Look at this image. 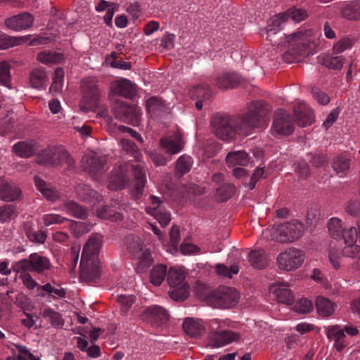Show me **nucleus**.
<instances>
[{
	"label": "nucleus",
	"instance_id": "1",
	"mask_svg": "<svg viewBox=\"0 0 360 360\" xmlns=\"http://www.w3.org/2000/svg\"><path fill=\"white\" fill-rule=\"evenodd\" d=\"M271 105L263 100L251 102L246 112L238 115L217 112L210 121L212 132L222 141L235 139L236 134L248 136L252 130L263 128L269 122Z\"/></svg>",
	"mask_w": 360,
	"mask_h": 360
},
{
	"label": "nucleus",
	"instance_id": "2",
	"mask_svg": "<svg viewBox=\"0 0 360 360\" xmlns=\"http://www.w3.org/2000/svg\"><path fill=\"white\" fill-rule=\"evenodd\" d=\"M281 20L277 15L272 18V25H268L267 28V39L270 41H274V45H276L277 48H282L285 45V43H290L291 48L283 54V60L285 63H298L302 58L309 56L311 53L314 47L316 44L314 41L307 37L301 32L293 33L289 36L280 32L279 27L281 25Z\"/></svg>",
	"mask_w": 360,
	"mask_h": 360
},
{
	"label": "nucleus",
	"instance_id": "3",
	"mask_svg": "<svg viewBox=\"0 0 360 360\" xmlns=\"http://www.w3.org/2000/svg\"><path fill=\"white\" fill-rule=\"evenodd\" d=\"M98 242L96 238H90L84 245L81 262L79 278L84 282H95L101 275L98 259Z\"/></svg>",
	"mask_w": 360,
	"mask_h": 360
},
{
	"label": "nucleus",
	"instance_id": "4",
	"mask_svg": "<svg viewBox=\"0 0 360 360\" xmlns=\"http://www.w3.org/2000/svg\"><path fill=\"white\" fill-rule=\"evenodd\" d=\"M36 162L41 165L65 166L68 169L75 165L69 153L57 146L48 147L40 152L36 158Z\"/></svg>",
	"mask_w": 360,
	"mask_h": 360
},
{
	"label": "nucleus",
	"instance_id": "5",
	"mask_svg": "<svg viewBox=\"0 0 360 360\" xmlns=\"http://www.w3.org/2000/svg\"><path fill=\"white\" fill-rule=\"evenodd\" d=\"M238 291L231 287L220 285L212 290V295L208 299V305L218 309H231L239 302Z\"/></svg>",
	"mask_w": 360,
	"mask_h": 360
},
{
	"label": "nucleus",
	"instance_id": "6",
	"mask_svg": "<svg viewBox=\"0 0 360 360\" xmlns=\"http://www.w3.org/2000/svg\"><path fill=\"white\" fill-rule=\"evenodd\" d=\"M115 117L120 121L133 126L140 124L138 108L122 100H117L113 108Z\"/></svg>",
	"mask_w": 360,
	"mask_h": 360
},
{
	"label": "nucleus",
	"instance_id": "7",
	"mask_svg": "<svg viewBox=\"0 0 360 360\" xmlns=\"http://www.w3.org/2000/svg\"><path fill=\"white\" fill-rule=\"evenodd\" d=\"M304 259L302 251L290 248L279 254L277 261L280 269L285 271H292L298 269Z\"/></svg>",
	"mask_w": 360,
	"mask_h": 360
},
{
	"label": "nucleus",
	"instance_id": "8",
	"mask_svg": "<svg viewBox=\"0 0 360 360\" xmlns=\"http://www.w3.org/2000/svg\"><path fill=\"white\" fill-rule=\"evenodd\" d=\"M277 240L280 243H291L300 238L304 231V226L298 221H290L281 224L278 228Z\"/></svg>",
	"mask_w": 360,
	"mask_h": 360
},
{
	"label": "nucleus",
	"instance_id": "9",
	"mask_svg": "<svg viewBox=\"0 0 360 360\" xmlns=\"http://www.w3.org/2000/svg\"><path fill=\"white\" fill-rule=\"evenodd\" d=\"M272 129L281 135H290L294 131L293 123L290 114L283 109L275 111Z\"/></svg>",
	"mask_w": 360,
	"mask_h": 360
},
{
	"label": "nucleus",
	"instance_id": "10",
	"mask_svg": "<svg viewBox=\"0 0 360 360\" xmlns=\"http://www.w3.org/2000/svg\"><path fill=\"white\" fill-rule=\"evenodd\" d=\"M99 105L100 93L98 86L96 84L89 85L79 103V108L82 111L87 112L94 111L96 108H99Z\"/></svg>",
	"mask_w": 360,
	"mask_h": 360
},
{
	"label": "nucleus",
	"instance_id": "11",
	"mask_svg": "<svg viewBox=\"0 0 360 360\" xmlns=\"http://www.w3.org/2000/svg\"><path fill=\"white\" fill-rule=\"evenodd\" d=\"M141 318L143 321L160 325L169 319V314L163 307L155 305L145 309L141 314Z\"/></svg>",
	"mask_w": 360,
	"mask_h": 360
},
{
	"label": "nucleus",
	"instance_id": "12",
	"mask_svg": "<svg viewBox=\"0 0 360 360\" xmlns=\"http://www.w3.org/2000/svg\"><path fill=\"white\" fill-rule=\"evenodd\" d=\"M210 345L213 347H220L233 341H238L240 338V334L231 330H221L212 332L209 335Z\"/></svg>",
	"mask_w": 360,
	"mask_h": 360
},
{
	"label": "nucleus",
	"instance_id": "13",
	"mask_svg": "<svg viewBox=\"0 0 360 360\" xmlns=\"http://www.w3.org/2000/svg\"><path fill=\"white\" fill-rule=\"evenodd\" d=\"M34 16L27 12L21 13L17 15L7 18L5 25L14 30H21L32 27Z\"/></svg>",
	"mask_w": 360,
	"mask_h": 360
},
{
	"label": "nucleus",
	"instance_id": "14",
	"mask_svg": "<svg viewBox=\"0 0 360 360\" xmlns=\"http://www.w3.org/2000/svg\"><path fill=\"white\" fill-rule=\"evenodd\" d=\"M82 167L84 171L94 176L103 172L105 160L96 155H86L82 158Z\"/></svg>",
	"mask_w": 360,
	"mask_h": 360
},
{
	"label": "nucleus",
	"instance_id": "15",
	"mask_svg": "<svg viewBox=\"0 0 360 360\" xmlns=\"http://www.w3.org/2000/svg\"><path fill=\"white\" fill-rule=\"evenodd\" d=\"M160 144L166 150V153L170 155L179 153L184 146L183 138L179 133H176L169 137L162 138Z\"/></svg>",
	"mask_w": 360,
	"mask_h": 360
},
{
	"label": "nucleus",
	"instance_id": "16",
	"mask_svg": "<svg viewBox=\"0 0 360 360\" xmlns=\"http://www.w3.org/2000/svg\"><path fill=\"white\" fill-rule=\"evenodd\" d=\"M294 116L298 126L304 127L314 122V115L312 110L304 104H297L294 107Z\"/></svg>",
	"mask_w": 360,
	"mask_h": 360
},
{
	"label": "nucleus",
	"instance_id": "17",
	"mask_svg": "<svg viewBox=\"0 0 360 360\" xmlns=\"http://www.w3.org/2000/svg\"><path fill=\"white\" fill-rule=\"evenodd\" d=\"M131 170L134 176V187L131 193L136 199H139L143 194L146 184L145 173L142 167L139 165H132Z\"/></svg>",
	"mask_w": 360,
	"mask_h": 360
},
{
	"label": "nucleus",
	"instance_id": "18",
	"mask_svg": "<svg viewBox=\"0 0 360 360\" xmlns=\"http://www.w3.org/2000/svg\"><path fill=\"white\" fill-rule=\"evenodd\" d=\"M277 285H272L271 290L278 302L290 305L295 300L292 291L288 288V285L284 283H278Z\"/></svg>",
	"mask_w": 360,
	"mask_h": 360
},
{
	"label": "nucleus",
	"instance_id": "19",
	"mask_svg": "<svg viewBox=\"0 0 360 360\" xmlns=\"http://www.w3.org/2000/svg\"><path fill=\"white\" fill-rule=\"evenodd\" d=\"M19 188L11 185L4 178H0V199L6 202L15 200L20 195Z\"/></svg>",
	"mask_w": 360,
	"mask_h": 360
},
{
	"label": "nucleus",
	"instance_id": "20",
	"mask_svg": "<svg viewBox=\"0 0 360 360\" xmlns=\"http://www.w3.org/2000/svg\"><path fill=\"white\" fill-rule=\"evenodd\" d=\"M183 328L188 335L194 338H200L205 332L204 326L192 318L185 319Z\"/></svg>",
	"mask_w": 360,
	"mask_h": 360
},
{
	"label": "nucleus",
	"instance_id": "21",
	"mask_svg": "<svg viewBox=\"0 0 360 360\" xmlns=\"http://www.w3.org/2000/svg\"><path fill=\"white\" fill-rule=\"evenodd\" d=\"M342 18L349 20H360V1H352L341 9Z\"/></svg>",
	"mask_w": 360,
	"mask_h": 360
},
{
	"label": "nucleus",
	"instance_id": "22",
	"mask_svg": "<svg viewBox=\"0 0 360 360\" xmlns=\"http://www.w3.org/2000/svg\"><path fill=\"white\" fill-rule=\"evenodd\" d=\"M249 262L255 269H262L268 266L269 259L263 250H251L249 252Z\"/></svg>",
	"mask_w": 360,
	"mask_h": 360
},
{
	"label": "nucleus",
	"instance_id": "23",
	"mask_svg": "<svg viewBox=\"0 0 360 360\" xmlns=\"http://www.w3.org/2000/svg\"><path fill=\"white\" fill-rule=\"evenodd\" d=\"M115 91L120 96L132 99L136 96V86L129 80L122 79L118 82Z\"/></svg>",
	"mask_w": 360,
	"mask_h": 360
},
{
	"label": "nucleus",
	"instance_id": "24",
	"mask_svg": "<svg viewBox=\"0 0 360 360\" xmlns=\"http://www.w3.org/2000/svg\"><path fill=\"white\" fill-rule=\"evenodd\" d=\"M97 217L102 219H108L112 222L122 221L124 216L122 213L115 212L110 205H104L96 210Z\"/></svg>",
	"mask_w": 360,
	"mask_h": 360
},
{
	"label": "nucleus",
	"instance_id": "25",
	"mask_svg": "<svg viewBox=\"0 0 360 360\" xmlns=\"http://www.w3.org/2000/svg\"><path fill=\"white\" fill-rule=\"evenodd\" d=\"M236 192V187L233 184H223L216 189L215 198L218 202L229 200Z\"/></svg>",
	"mask_w": 360,
	"mask_h": 360
},
{
	"label": "nucleus",
	"instance_id": "26",
	"mask_svg": "<svg viewBox=\"0 0 360 360\" xmlns=\"http://www.w3.org/2000/svg\"><path fill=\"white\" fill-rule=\"evenodd\" d=\"M336 304L332 302L329 299L323 297H318L316 300V307L319 315L329 316L335 311L334 307Z\"/></svg>",
	"mask_w": 360,
	"mask_h": 360
},
{
	"label": "nucleus",
	"instance_id": "27",
	"mask_svg": "<svg viewBox=\"0 0 360 360\" xmlns=\"http://www.w3.org/2000/svg\"><path fill=\"white\" fill-rule=\"evenodd\" d=\"M239 84V78L236 74L226 73L218 77L216 85L219 89H226L228 88H235Z\"/></svg>",
	"mask_w": 360,
	"mask_h": 360
},
{
	"label": "nucleus",
	"instance_id": "28",
	"mask_svg": "<svg viewBox=\"0 0 360 360\" xmlns=\"http://www.w3.org/2000/svg\"><path fill=\"white\" fill-rule=\"evenodd\" d=\"M226 160L229 167L236 165L245 166L249 162L248 154L244 150L231 151L228 153Z\"/></svg>",
	"mask_w": 360,
	"mask_h": 360
},
{
	"label": "nucleus",
	"instance_id": "29",
	"mask_svg": "<svg viewBox=\"0 0 360 360\" xmlns=\"http://www.w3.org/2000/svg\"><path fill=\"white\" fill-rule=\"evenodd\" d=\"M192 99H201L208 101L212 96V94L208 85L200 84L194 86L189 91Z\"/></svg>",
	"mask_w": 360,
	"mask_h": 360
},
{
	"label": "nucleus",
	"instance_id": "30",
	"mask_svg": "<svg viewBox=\"0 0 360 360\" xmlns=\"http://www.w3.org/2000/svg\"><path fill=\"white\" fill-rule=\"evenodd\" d=\"M30 259L32 260V270L39 274L51 268L49 260L46 257L41 256L37 253L31 254Z\"/></svg>",
	"mask_w": 360,
	"mask_h": 360
},
{
	"label": "nucleus",
	"instance_id": "31",
	"mask_svg": "<svg viewBox=\"0 0 360 360\" xmlns=\"http://www.w3.org/2000/svg\"><path fill=\"white\" fill-rule=\"evenodd\" d=\"M65 207L70 213L78 219H86L89 216L88 208L75 201L66 202Z\"/></svg>",
	"mask_w": 360,
	"mask_h": 360
},
{
	"label": "nucleus",
	"instance_id": "32",
	"mask_svg": "<svg viewBox=\"0 0 360 360\" xmlns=\"http://www.w3.org/2000/svg\"><path fill=\"white\" fill-rule=\"evenodd\" d=\"M185 277L183 270L170 267L167 272V281L170 287L176 288L182 283Z\"/></svg>",
	"mask_w": 360,
	"mask_h": 360
},
{
	"label": "nucleus",
	"instance_id": "33",
	"mask_svg": "<svg viewBox=\"0 0 360 360\" xmlns=\"http://www.w3.org/2000/svg\"><path fill=\"white\" fill-rule=\"evenodd\" d=\"M191 163V158L189 156L184 155L179 157L176 163L175 176L177 179H181L184 174L188 172Z\"/></svg>",
	"mask_w": 360,
	"mask_h": 360
},
{
	"label": "nucleus",
	"instance_id": "34",
	"mask_svg": "<svg viewBox=\"0 0 360 360\" xmlns=\"http://www.w3.org/2000/svg\"><path fill=\"white\" fill-rule=\"evenodd\" d=\"M167 273V266L158 264L153 267L150 272V282L156 286L160 285L165 280Z\"/></svg>",
	"mask_w": 360,
	"mask_h": 360
},
{
	"label": "nucleus",
	"instance_id": "35",
	"mask_svg": "<svg viewBox=\"0 0 360 360\" xmlns=\"http://www.w3.org/2000/svg\"><path fill=\"white\" fill-rule=\"evenodd\" d=\"M193 288L195 295L208 304V299L212 295V290H210V286L200 281H196Z\"/></svg>",
	"mask_w": 360,
	"mask_h": 360
},
{
	"label": "nucleus",
	"instance_id": "36",
	"mask_svg": "<svg viewBox=\"0 0 360 360\" xmlns=\"http://www.w3.org/2000/svg\"><path fill=\"white\" fill-rule=\"evenodd\" d=\"M64 59V55L58 52L44 51L37 55V60L45 64L60 63Z\"/></svg>",
	"mask_w": 360,
	"mask_h": 360
},
{
	"label": "nucleus",
	"instance_id": "37",
	"mask_svg": "<svg viewBox=\"0 0 360 360\" xmlns=\"http://www.w3.org/2000/svg\"><path fill=\"white\" fill-rule=\"evenodd\" d=\"M345 58L343 56H326L320 58V63L326 68L333 70L342 69L344 64Z\"/></svg>",
	"mask_w": 360,
	"mask_h": 360
},
{
	"label": "nucleus",
	"instance_id": "38",
	"mask_svg": "<svg viewBox=\"0 0 360 360\" xmlns=\"http://www.w3.org/2000/svg\"><path fill=\"white\" fill-rule=\"evenodd\" d=\"M75 191L77 195L83 200L89 202L95 198L97 192L91 189L89 186L79 183L75 186Z\"/></svg>",
	"mask_w": 360,
	"mask_h": 360
},
{
	"label": "nucleus",
	"instance_id": "39",
	"mask_svg": "<svg viewBox=\"0 0 360 360\" xmlns=\"http://www.w3.org/2000/svg\"><path fill=\"white\" fill-rule=\"evenodd\" d=\"M328 229L330 236L335 239L342 238V233L345 229L342 226V221L338 218H332L328 222Z\"/></svg>",
	"mask_w": 360,
	"mask_h": 360
},
{
	"label": "nucleus",
	"instance_id": "40",
	"mask_svg": "<svg viewBox=\"0 0 360 360\" xmlns=\"http://www.w3.org/2000/svg\"><path fill=\"white\" fill-rule=\"evenodd\" d=\"M30 82L34 88H40L44 86L47 81L46 72L41 69H35L30 74Z\"/></svg>",
	"mask_w": 360,
	"mask_h": 360
},
{
	"label": "nucleus",
	"instance_id": "41",
	"mask_svg": "<svg viewBox=\"0 0 360 360\" xmlns=\"http://www.w3.org/2000/svg\"><path fill=\"white\" fill-rule=\"evenodd\" d=\"M42 316L44 318H49L51 326L53 327L61 328L64 325V320L62 319L61 314L49 307L44 309Z\"/></svg>",
	"mask_w": 360,
	"mask_h": 360
},
{
	"label": "nucleus",
	"instance_id": "42",
	"mask_svg": "<svg viewBox=\"0 0 360 360\" xmlns=\"http://www.w3.org/2000/svg\"><path fill=\"white\" fill-rule=\"evenodd\" d=\"M148 214L153 215L162 227L167 226L171 221V216L169 212L158 211L157 207H146Z\"/></svg>",
	"mask_w": 360,
	"mask_h": 360
},
{
	"label": "nucleus",
	"instance_id": "43",
	"mask_svg": "<svg viewBox=\"0 0 360 360\" xmlns=\"http://www.w3.org/2000/svg\"><path fill=\"white\" fill-rule=\"evenodd\" d=\"M190 286L187 283H184L181 286L169 291V297L174 301L184 302L189 295Z\"/></svg>",
	"mask_w": 360,
	"mask_h": 360
},
{
	"label": "nucleus",
	"instance_id": "44",
	"mask_svg": "<svg viewBox=\"0 0 360 360\" xmlns=\"http://www.w3.org/2000/svg\"><path fill=\"white\" fill-rule=\"evenodd\" d=\"M350 160L344 155H340L335 157L332 163V167L337 174L345 172L349 169Z\"/></svg>",
	"mask_w": 360,
	"mask_h": 360
},
{
	"label": "nucleus",
	"instance_id": "45",
	"mask_svg": "<svg viewBox=\"0 0 360 360\" xmlns=\"http://www.w3.org/2000/svg\"><path fill=\"white\" fill-rule=\"evenodd\" d=\"M13 150L21 158H29L34 153L33 145L25 142H19L15 144L13 147Z\"/></svg>",
	"mask_w": 360,
	"mask_h": 360
},
{
	"label": "nucleus",
	"instance_id": "46",
	"mask_svg": "<svg viewBox=\"0 0 360 360\" xmlns=\"http://www.w3.org/2000/svg\"><path fill=\"white\" fill-rule=\"evenodd\" d=\"M128 248L129 249L130 252L136 258L139 259L140 257L144 255V253L143 252V243L138 236H131V243L128 245Z\"/></svg>",
	"mask_w": 360,
	"mask_h": 360
},
{
	"label": "nucleus",
	"instance_id": "47",
	"mask_svg": "<svg viewBox=\"0 0 360 360\" xmlns=\"http://www.w3.org/2000/svg\"><path fill=\"white\" fill-rule=\"evenodd\" d=\"M320 210L316 205H311L307 211L306 224L310 226L316 224L320 219Z\"/></svg>",
	"mask_w": 360,
	"mask_h": 360
},
{
	"label": "nucleus",
	"instance_id": "48",
	"mask_svg": "<svg viewBox=\"0 0 360 360\" xmlns=\"http://www.w3.org/2000/svg\"><path fill=\"white\" fill-rule=\"evenodd\" d=\"M11 66L6 61L0 63V84H3L8 88H11V75H10Z\"/></svg>",
	"mask_w": 360,
	"mask_h": 360
},
{
	"label": "nucleus",
	"instance_id": "49",
	"mask_svg": "<svg viewBox=\"0 0 360 360\" xmlns=\"http://www.w3.org/2000/svg\"><path fill=\"white\" fill-rule=\"evenodd\" d=\"M127 182L124 174L122 173H118L111 176L109 188L112 191L121 190L124 188L125 184Z\"/></svg>",
	"mask_w": 360,
	"mask_h": 360
},
{
	"label": "nucleus",
	"instance_id": "50",
	"mask_svg": "<svg viewBox=\"0 0 360 360\" xmlns=\"http://www.w3.org/2000/svg\"><path fill=\"white\" fill-rule=\"evenodd\" d=\"M64 72L62 68H58L55 70V77L53 82L49 88V91L51 94L59 92L62 89V80L63 78Z\"/></svg>",
	"mask_w": 360,
	"mask_h": 360
},
{
	"label": "nucleus",
	"instance_id": "51",
	"mask_svg": "<svg viewBox=\"0 0 360 360\" xmlns=\"http://www.w3.org/2000/svg\"><path fill=\"white\" fill-rule=\"evenodd\" d=\"M216 270L218 274L227 278H231L232 274L238 273L239 267L237 264H233L230 267H228L223 264H219L216 265Z\"/></svg>",
	"mask_w": 360,
	"mask_h": 360
},
{
	"label": "nucleus",
	"instance_id": "52",
	"mask_svg": "<svg viewBox=\"0 0 360 360\" xmlns=\"http://www.w3.org/2000/svg\"><path fill=\"white\" fill-rule=\"evenodd\" d=\"M117 302L122 306V311L127 314L129 309L136 301V297L133 295H120L117 298Z\"/></svg>",
	"mask_w": 360,
	"mask_h": 360
},
{
	"label": "nucleus",
	"instance_id": "53",
	"mask_svg": "<svg viewBox=\"0 0 360 360\" xmlns=\"http://www.w3.org/2000/svg\"><path fill=\"white\" fill-rule=\"evenodd\" d=\"M70 229L74 232L77 237H79L84 233L90 231L91 226L84 222L71 221Z\"/></svg>",
	"mask_w": 360,
	"mask_h": 360
},
{
	"label": "nucleus",
	"instance_id": "54",
	"mask_svg": "<svg viewBox=\"0 0 360 360\" xmlns=\"http://www.w3.org/2000/svg\"><path fill=\"white\" fill-rule=\"evenodd\" d=\"M295 311L302 314H308L313 311L314 305L311 300L307 298L300 300L295 305Z\"/></svg>",
	"mask_w": 360,
	"mask_h": 360
},
{
	"label": "nucleus",
	"instance_id": "55",
	"mask_svg": "<svg viewBox=\"0 0 360 360\" xmlns=\"http://www.w3.org/2000/svg\"><path fill=\"white\" fill-rule=\"evenodd\" d=\"M165 106L162 100L157 97H151L148 98L146 102V107L148 112L162 110Z\"/></svg>",
	"mask_w": 360,
	"mask_h": 360
},
{
	"label": "nucleus",
	"instance_id": "56",
	"mask_svg": "<svg viewBox=\"0 0 360 360\" xmlns=\"http://www.w3.org/2000/svg\"><path fill=\"white\" fill-rule=\"evenodd\" d=\"M15 214V206L6 205L0 207V220L6 221L10 220L13 215Z\"/></svg>",
	"mask_w": 360,
	"mask_h": 360
},
{
	"label": "nucleus",
	"instance_id": "57",
	"mask_svg": "<svg viewBox=\"0 0 360 360\" xmlns=\"http://www.w3.org/2000/svg\"><path fill=\"white\" fill-rule=\"evenodd\" d=\"M290 18L294 21L299 22L308 17L307 11L302 8H291L289 9Z\"/></svg>",
	"mask_w": 360,
	"mask_h": 360
},
{
	"label": "nucleus",
	"instance_id": "58",
	"mask_svg": "<svg viewBox=\"0 0 360 360\" xmlns=\"http://www.w3.org/2000/svg\"><path fill=\"white\" fill-rule=\"evenodd\" d=\"M342 238H344L346 245L355 244L357 240V231L356 228L350 227L346 232L342 233Z\"/></svg>",
	"mask_w": 360,
	"mask_h": 360
},
{
	"label": "nucleus",
	"instance_id": "59",
	"mask_svg": "<svg viewBox=\"0 0 360 360\" xmlns=\"http://www.w3.org/2000/svg\"><path fill=\"white\" fill-rule=\"evenodd\" d=\"M180 231L176 225H173L169 232L170 243L175 252H177V247L179 243Z\"/></svg>",
	"mask_w": 360,
	"mask_h": 360
},
{
	"label": "nucleus",
	"instance_id": "60",
	"mask_svg": "<svg viewBox=\"0 0 360 360\" xmlns=\"http://www.w3.org/2000/svg\"><path fill=\"white\" fill-rule=\"evenodd\" d=\"M311 155L310 162L316 167H321L326 165L328 161L326 155L319 153L316 155Z\"/></svg>",
	"mask_w": 360,
	"mask_h": 360
},
{
	"label": "nucleus",
	"instance_id": "61",
	"mask_svg": "<svg viewBox=\"0 0 360 360\" xmlns=\"http://www.w3.org/2000/svg\"><path fill=\"white\" fill-rule=\"evenodd\" d=\"M295 171L299 174L300 176L304 179H307L310 175V169L307 163L304 162H298L295 164Z\"/></svg>",
	"mask_w": 360,
	"mask_h": 360
},
{
	"label": "nucleus",
	"instance_id": "62",
	"mask_svg": "<svg viewBox=\"0 0 360 360\" xmlns=\"http://www.w3.org/2000/svg\"><path fill=\"white\" fill-rule=\"evenodd\" d=\"M352 46V42L350 39L343 38L333 46V50L335 53H339L343 52L345 50L351 47Z\"/></svg>",
	"mask_w": 360,
	"mask_h": 360
},
{
	"label": "nucleus",
	"instance_id": "63",
	"mask_svg": "<svg viewBox=\"0 0 360 360\" xmlns=\"http://www.w3.org/2000/svg\"><path fill=\"white\" fill-rule=\"evenodd\" d=\"M360 252V246L352 244V245H347L342 250V255L349 257H355Z\"/></svg>",
	"mask_w": 360,
	"mask_h": 360
},
{
	"label": "nucleus",
	"instance_id": "64",
	"mask_svg": "<svg viewBox=\"0 0 360 360\" xmlns=\"http://www.w3.org/2000/svg\"><path fill=\"white\" fill-rule=\"evenodd\" d=\"M13 270L19 272L20 271H30L32 270V260L30 257L29 259H23L15 263L13 266Z\"/></svg>",
	"mask_w": 360,
	"mask_h": 360
}]
</instances>
